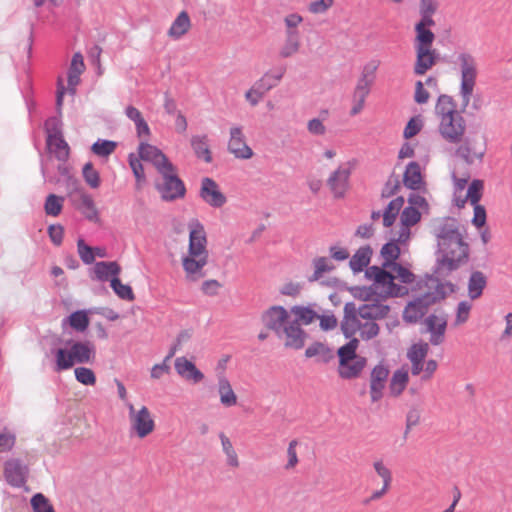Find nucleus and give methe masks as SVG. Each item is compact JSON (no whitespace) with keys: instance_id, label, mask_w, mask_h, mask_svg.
Here are the masks:
<instances>
[{"instance_id":"f257e3e1","label":"nucleus","mask_w":512,"mask_h":512,"mask_svg":"<svg viewBox=\"0 0 512 512\" xmlns=\"http://www.w3.org/2000/svg\"><path fill=\"white\" fill-rule=\"evenodd\" d=\"M400 243L393 238L380 251L383 258L382 267L371 266L366 270V276L374 282L384 296H405L408 294L407 285L415 281V274L407 267L399 264Z\"/></svg>"},{"instance_id":"f03ea898","label":"nucleus","mask_w":512,"mask_h":512,"mask_svg":"<svg viewBox=\"0 0 512 512\" xmlns=\"http://www.w3.org/2000/svg\"><path fill=\"white\" fill-rule=\"evenodd\" d=\"M209 261L207 237L204 227L194 222L189 225V244L187 251L181 256V264L185 280L198 282L206 276Z\"/></svg>"},{"instance_id":"7ed1b4c3","label":"nucleus","mask_w":512,"mask_h":512,"mask_svg":"<svg viewBox=\"0 0 512 512\" xmlns=\"http://www.w3.org/2000/svg\"><path fill=\"white\" fill-rule=\"evenodd\" d=\"M434 114L437 120V131L441 138L449 144L462 143L467 122L453 97L446 94L440 95L434 107Z\"/></svg>"},{"instance_id":"20e7f679","label":"nucleus","mask_w":512,"mask_h":512,"mask_svg":"<svg viewBox=\"0 0 512 512\" xmlns=\"http://www.w3.org/2000/svg\"><path fill=\"white\" fill-rule=\"evenodd\" d=\"M438 236V270L448 273L459 267L468 257V246L454 223H446L439 228Z\"/></svg>"},{"instance_id":"39448f33","label":"nucleus","mask_w":512,"mask_h":512,"mask_svg":"<svg viewBox=\"0 0 512 512\" xmlns=\"http://www.w3.org/2000/svg\"><path fill=\"white\" fill-rule=\"evenodd\" d=\"M263 324L275 331L284 345L292 349H301L304 346L306 334L299 323L292 320L288 311L282 306H272L262 315Z\"/></svg>"},{"instance_id":"423d86ee","label":"nucleus","mask_w":512,"mask_h":512,"mask_svg":"<svg viewBox=\"0 0 512 512\" xmlns=\"http://www.w3.org/2000/svg\"><path fill=\"white\" fill-rule=\"evenodd\" d=\"M455 64L460 73L459 94L463 107H467L473 96L479 74L478 62L469 52H461L456 56Z\"/></svg>"},{"instance_id":"0eeeda50","label":"nucleus","mask_w":512,"mask_h":512,"mask_svg":"<svg viewBox=\"0 0 512 512\" xmlns=\"http://www.w3.org/2000/svg\"><path fill=\"white\" fill-rule=\"evenodd\" d=\"M434 40V33H415L414 49L416 60L413 67L414 74L424 75L438 63L439 54L433 48Z\"/></svg>"},{"instance_id":"6e6552de","label":"nucleus","mask_w":512,"mask_h":512,"mask_svg":"<svg viewBox=\"0 0 512 512\" xmlns=\"http://www.w3.org/2000/svg\"><path fill=\"white\" fill-rule=\"evenodd\" d=\"M95 358L94 346L89 342H74L69 349L56 352L57 371L67 370L74 364L90 363Z\"/></svg>"},{"instance_id":"1a4fd4ad","label":"nucleus","mask_w":512,"mask_h":512,"mask_svg":"<svg viewBox=\"0 0 512 512\" xmlns=\"http://www.w3.org/2000/svg\"><path fill=\"white\" fill-rule=\"evenodd\" d=\"M344 313L341 329L346 337H351L356 332H359L362 339L370 340L379 334L380 328L373 320H367L364 323L359 320L353 303H347L345 305Z\"/></svg>"},{"instance_id":"9d476101","label":"nucleus","mask_w":512,"mask_h":512,"mask_svg":"<svg viewBox=\"0 0 512 512\" xmlns=\"http://www.w3.org/2000/svg\"><path fill=\"white\" fill-rule=\"evenodd\" d=\"M126 406L129 411V422L132 432L140 439L153 433L155 430V421L148 407L142 405L136 408L130 402H127Z\"/></svg>"},{"instance_id":"9b49d317","label":"nucleus","mask_w":512,"mask_h":512,"mask_svg":"<svg viewBox=\"0 0 512 512\" xmlns=\"http://www.w3.org/2000/svg\"><path fill=\"white\" fill-rule=\"evenodd\" d=\"M159 174L162 177L161 182L156 183V188L161 194L162 199L166 201L182 198L185 195L186 189L184 183L177 176L176 169L172 165L167 171H161Z\"/></svg>"},{"instance_id":"f8f14e48","label":"nucleus","mask_w":512,"mask_h":512,"mask_svg":"<svg viewBox=\"0 0 512 512\" xmlns=\"http://www.w3.org/2000/svg\"><path fill=\"white\" fill-rule=\"evenodd\" d=\"M229 135L228 151L238 159L247 160L252 158L254 153L246 143L242 127L232 126Z\"/></svg>"},{"instance_id":"ddd939ff","label":"nucleus","mask_w":512,"mask_h":512,"mask_svg":"<svg viewBox=\"0 0 512 512\" xmlns=\"http://www.w3.org/2000/svg\"><path fill=\"white\" fill-rule=\"evenodd\" d=\"M138 155L143 161L152 163L158 173L161 171H167V169L170 168V165H172L160 149L148 143H140L138 147Z\"/></svg>"},{"instance_id":"4468645a","label":"nucleus","mask_w":512,"mask_h":512,"mask_svg":"<svg viewBox=\"0 0 512 512\" xmlns=\"http://www.w3.org/2000/svg\"><path fill=\"white\" fill-rule=\"evenodd\" d=\"M388 376L389 369L383 364H378L372 369L369 383V393L372 402H378L383 397Z\"/></svg>"},{"instance_id":"2eb2a0df","label":"nucleus","mask_w":512,"mask_h":512,"mask_svg":"<svg viewBox=\"0 0 512 512\" xmlns=\"http://www.w3.org/2000/svg\"><path fill=\"white\" fill-rule=\"evenodd\" d=\"M200 197L215 208L222 207L226 203V196L221 192L218 184L209 177H205L201 181Z\"/></svg>"},{"instance_id":"dca6fc26","label":"nucleus","mask_w":512,"mask_h":512,"mask_svg":"<svg viewBox=\"0 0 512 512\" xmlns=\"http://www.w3.org/2000/svg\"><path fill=\"white\" fill-rule=\"evenodd\" d=\"M438 8L436 0H420L419 13L421 19L415 25V33H433L430 27L435 25L432 16Z\"/></svg>"},{"instance_id":"f3484780","label":"nucleus","mask_w":512,"mask_h":512,"mask_svg":"<svg viewBox=\"0 0 512 512\" xmlns=\"http://www.w3.org/2000/svg\"><path fill=\"white\" fill-rule=\"evenodd\" d=\"M174 368L176 373L187 382L197 384L202 382L205 378L204 374L196 367L194 362L184 356L175 359Z\"/></svg>"},{"instance_id":"a211bd4d","label":"nucleus","mask_w":512,"mask_h":512,"mask_svg":"<svg viewBox=\"0 0 512 512\" xmlns=\"http://www.w3.org/2000/svg\"><path fill=\"white\" fill-rule=\"evenodd\" d=\"M28 469L18 459H10L4 464L5 480L13 487H21L26 482Z\"/></svg>"},{"instance_id":"6ab92c4d","label":"nucleus","mask_w":512,"mask_h":512,"mask_svg":"<svg viewBox=\"0 0 512 512\" xmlns=\"http://www.w3.org/2000/svg\"><path fill=\"white\" fill-rule=\"evenodd\" d=\"M350 170L344 166H339L329 177L327 183L337 198L343 197L349 187Z\"/></svg>"},{"instance_id":"aec40b11","label":"nucleus","mask_w":512,"mask_h":512,"mask_svg":"<svg viewBox=\"0 0 512 512\" xmlns=\"http://www.w3.org/2000/svg\"><path fill=\"white\" fill-rule=\"evenodd\" d=\"M428 332L431 334L430 342L439 345L443 342L447 320L441 315H430L425 319Z\"/></svg>"},{"instance_id":"412c9836","label":"nucleus","mask_w":512,"mask_h":512,"mask_svg":"<svg viewBox=\"0 0 512 512\" xmlns=\"http://www.w3.org/2000/svg\"><path fill=\"white\" fill-rule=\"evenodd\" d=\"M429 351V345L424 342L416 343L411 346L407 352V357L411 362V372L413 375H419L423 370V361Z\"/></svg>"},{"instance_id":"4be33fe9","label":"nucleus","mask_w":512,"mask_h":512,"mask_svg":"<svg viewBox=\"0 0 512 512\" xmlns=\"http://www.w3.org/2000/svg\"><path fill=\"white\" fill-rule=\"evenodd\" d=\"M217 393L220 403L224 407H233L237 405L238 396L235 393L230 381L224 375H220L217 381Z\"/></svg>"},{"instance_id":"5701e85b","label":"nucleus","mask_w":512,"mask_h":512,"mask_svg":"<svg viewBox=\"0 0 512 512\" xmlns=\"http://www.w3.org/2000/svg\"><path fill=\"white\" fill-rule=\"evenodd\" d=\"M192 27L191 19L186 11H181L167 30V36L179 40L186 35Z\"/></svg>"},{"instance_id":"b1692460","label":"nucleus","mask_w":512,"mask_h":512,"mask_svg":"<svg viewBox=\"0 0 512 512\" xmlns=\"http://www.w3.org/2000/svg\"><path fill=\"white\" fill-rule=\"evenodd\" d=\"M390 308L380 302H372L361 305L356 313L359 317L365 320L382 319L388 315Z\"/></svg>"},{"instance_id":"393cba45","label":"nucleus","mask_w":512,"mask_h":512,"mask_svg":"<svg viewBox=\"0 0 512 512\" xmlns=\"http://www.w3.org/2000/svg\"><path fill=\"white\" fill-rule=\"evenodd\" d=\"M404 185L412 190H419L423 187V175L420 165L417 162H410L403 175Z\"/></svg>"},{"instance_id":"a878e982","label":"nucleus","mask_w":512,"mask_h":512,"mask_svg":"<svg viewBox=\"0 0 512 512\" xmlns=\"http://www.w3.org/2000/svg\"><path fill=\"white\" fill-rule=\"evenodd\" d=\"M85 70V64L84 59L81 53L77 52L73 55L69 72H68V89L69 91L74 94L75 93V87L80 82V75Z\"/></svg>"},{"instance_id":"bb28decb","label":"nucleus","mask_w":512,"mask_h":512,"mask_svg":"<svg viewBox=\"0 0 512 512\" xmlns=\"http://www.w3.org/2000/svg\"><path fill=\"white\" fill-rule=\"evenodd\" d=\"M366 365L364 357H357L345 363L339 364L338 373L343 379H353L358 377Z\"/></svg>"},{"instance_id":"cd10ccee","label":"nucleus","mask_w":512,"mask_h":512,"mask_svg":"<svg viewBox=\"0 0 512 512\" xmlns=\"http://www.w3.org/2000/svg\"><path fill=\"white\" fill-rule=\"evenodd\" d=\"M301 47L299 32H285V39L280 46L279 56L281 58H290L297 54Z\"/></svg>"},{"instance_id":"c85d7f7f","label":"nucleus","mask_w":512,"mask_h":512,"mask_svg":"<svg viewBox=\"0 0 512 512\" xmlns=\"http://www.w3.org/2000/svg\"><path fill=\"white\" fill-rule=\"evenodd\" d=\"M77 208L83 214V216L90 222H100L99 211L96 207L93 198L90 195L86 193H81L80 203L78 204Z\"/></svg>"},{"instance_id":"c756f323","label":"nucleus","mask_w":512,"mask_h":512,"mask_svg":"<svg viewBox=\"0 0 512 512\" xmlns=\"http://www.w3.org/2000/svg\"><path fill=\"white\" fill-rule=\"evenodd\" d=\"M373 466L378 476L382 478L383 486L380 490L372 493L370 496V500L372 501L382 498L389 490L392 481L391 471L382 461H376Z\"/></svg>"},{"instance_id":"7c9ffc66","label":"nucleus","mask_w":512,"mask_h":512,"mask_svg":"<svg viewBox=\"0 0 512 512\" xmlns=\"http://www.w3.org/2000/svg\"><path fill=\"white\" fill-rule=\"evenodd\" d=\"M48 148L52 154L60 161H66L69 157V146L67 142L59 135H50L48 137Z\"/></svg>"},{"instance_id":"2f4dec72","label":"nucleus","mask_w":512,"mask_h":512,"mask_svg":"<svg viewBox=\"0 0 512 512\" xmlns=\"http://www.w3.org/2000/svg\"><path fill=\"white\" fill-rule=\"evenodd\" d=\"M409 380L408 370L401 368L396 370L390 380L389 392L392 396H399L406 388Z\"/></svg>"},{"instance_id":"473e14b6","label":"nucleus","mask_w":512,"mask_h":512,"mask_svg":"<svg viewBox=\"0 0 512 512\" xmlns=\"http://www.w3.org/2000/svg\"><path fill=\"white\" fill-rule=\"evenodd\" d=\"M404 205V198L403 197H396L393 200H391L386 207L384 213H383V225L385 227H391L395 221L398 215L400 214L401 209Z\"/></svg>"},{"instance_id":"72a5a7b5","label":"nucleus","mask_w":512,"mask_h":512,"mask_svg":"<svg viewBox=\"0 0 512 512\" xmlns=\"http://www.w3.org/2000/svg\"><path fill=\"white\" fill-rule=\"evenodd\" d=\"M379 67V62L376 60L367 63L362 70L361 76L357 81L356 86L371 90L374 84L376 72Z\"/></svg>"},{"instance_id":"f704fd0d","label":"nucleus","mask_w":512,"mask_h":512,"mask_svg":"<svg viewBox=\"0 0 512 512\" xmlns=\"http://www.w3.org/2000/svg\"><path fill=\"white\" fill-rule=\"evenodd\" d=\"M486 277L480 271L471 274L468 282V295L472 300L478 299L486 287Z\"/></svg>"},{"instance_id":"c9c22d12","label":"nucleus","mask_w":512,"mask_h":512,"mask_svg":"<svg viewBox=\"0 0 512 512\" xmlns=\"http://www.w3.org/2000/svg\"><path fill=\"white\" fill-rule=\"evenodd\" d=\"M372 249L369 246L360 247L350 259V267L355 272H360L365 268L371 259Z\"/></svg>"},{"instance_id":"e433bc0d","label":"nucleus","mask_w":512,"mask_h":512,"mask_svg":"<svg viewBox=\"0 0 512 512\" xmlns=\"http://www.w3.org/2000/svg\"><path fill=\"white\" fill-rule=\"evenodd\" d=\"M427 306L428 303H423L420 299L410 302L403 312L404 320L409 323L416 322L426 313Z\"/></svg>"},{"instance_id":"4c0bfd02","label":"nucleus","mask_w":512,"mask_h":512,"mask_svg":"<svg viewBox=\"0 0 512 512\" xmlns=\"http://www.w3.org/2000/svg\"><path fill=\"white\" fill-rule=\"evenodd\" d=\"M288 315L296 323L310 324L318 318V315L311 309L302 306H294L288 311Z\"/></svg>"},{"instance_id":"58836bf2","label":"nucleus","mask_w":512,"mask_h":512,"mask_svg":"<svg viewBox=\"0 0 512 512\" xmlns=\"http://www.w3.org/2000/svg\"><path fill=\"white\" fill-rule=\"evenodd\" d=\"M120 266L116 262H98L94 266V273L97 279L106 281L110 276L117 277L120 273Z\"/></svg>"},{"instance_id":"ea45409f","label":"nucleus","mask_w":512,"mask_h":512,"mask_svg":"<svg viewBox=\"0 0 512 512\" xmlns=\"http://www.w3.org/2000/svg\"><path fill=\"white\" fill-rule=\"evenodd\" d=\"M369 93V89L355 86L352 95V105L349 112L350 116H356L363 111Z\"/></svg>"},{"instance_id":"a19ab883","label":"nucleus","mask_w":512,"mask_h":512,"mask_svg":"<svg viewBox=\"0 0 512 512\" xmlns=\"http://www.w3.org/2000/svg\"><path fill=\"white\" fill-rule=\"evenodd\" d=\"M65 322H67L74 330L84 332L89 326L90 319L85 310H78L65 319Z\"/></svg>"},{"instance_id":"79ce46f5","label":"nucleus","mask_w":512,"mask_h":512,"mask_svg":"<svg viewBox=\"0 0 512 512\" xmlns=\"http://www.w3.org/2000/svg\"><path fill=\"white\" fill-rule=\"evenodd\" d=\"M220 440H221L223 452L225 453V456H226L227 465L233 469L238 468L240 465V462H239L238 455L233 447L232 442L223 433L220 434Z\"/></svg>"},{"instance_id":"37998d69","label":"nucleus","mask_w":512,"mask_h":512,"mask_svg":"<svg viewBox=\"0 0 512 512\" xmlns=\"http://www.w3.org/2000/svg\"><path fill=\"white\" fill-rule=\"evenodd\" d=\"M191 146L197 157L202 158L207 163L211 162L212 156L208 148L206 136H193L191 138Z\"/></svg>"},{"instance_id":"c03bdc74","label":"nucleus","mask_w":512,"mask_h":512,"mask_svg":"<svg viewBox=\"0 0 512 512\" xmlns=\"http://www.w3.org/2000/svg\"><path fill=\"white\" fill-rule=\"evenodd\" d=\"M285 73V69L280 68L276 71H270L266 73L258 82L257 85L263 91H269L273 87H275L282 79Z\"/></svg>"},{"instance_id":"a18cd8bd","label":"nucleus","mask_w":512,"mask_h":512,"mask_svg":"<svg viewBox=\"0 0 512 512\" xmlns=\"http://www.w3.org/2000/svg\"><path fill=\"white\" fill-rule=\"evenodd\" d=\"M359 341L356 338L350 340L347 344L343 345L338 349L339 364L345 363L349 360L353 361V358L359 357L356 354Z\"/></svg>"},{"instance_id":"49530a36","label":"nucleus","mask_w":512,"mask_h":512,"mask_svg":"<svg viewBox=\"0 0 512 512\" xmlns=\"http://www.w3.org/2000/svg\"><path fill=\"white\" fill-rule=\"evenodd\" d=\"M64 198L55 194H49L46 198L44 210L49 216H58L63 208Z\"/></svg>"},{"instance_id":"de8ad7c7","label":"nucleus","mask_w":512,"mask_h":512,"mask_svg":"<svg viewBox=\"0 0 512 512\" xmlns=\"http://www.w3.org/2000/svg\"><path fill=\"white\" fill-rule=\"evenodd\" d=\"M141 160L142 159H140V157H137L134 154L129 155V165H130V168L132 169L133 174L136 178V188L137 189H141L142 185L146 181L144 168L141 163Z\"/></svg>"},{"instance_id":"09e8293b","label":"nucleus","mask_w":512,"mask_h":512,"mask_svg":"<svg viewBox=\"0 0 512 512\" xmlns=\"http://www.w3.org/2000/svg\"><path fill=\"white\" fill-rule=\"evenodd\" d=\"M483 183L480 180H474L466 193V199L457 201V206L462 207L466 200H469L471 204H477L482 196Z\"/></svg>"},{"instance_id":"8fccbe9b","label":"nucleus","mask_w":512,"mask_h":512,"mask_svg":"<svg viewBox=\"0 0 512 512\" xmlns=\"http://www.w3.org/2000/svg\"><path fill=\"white\" fill-rule=\"evenodd\" d=\"M110 282L112 289L118 297L128 301L134 300L135 296L129 285L123 284L118 277H113Z\"/></svg>"},{"instance_id":"3c124183","label":"nucleus","mask_w":512,"mask_h":512,"mask_svg":"<svg viewBox=\"0 0 512 512\" xmlns=\"http://www.w3.org/2000/svg\"><path fill=\"white\" fill-rule=\"evenodd\" d=\"M421 219V212L414 206L405 207L400 214V221L404 226L413 227Z\"/></svg>"},{"instance_id":"603ef678","label":"nucleus","mask_w":512,"mask_h":512,"mask_svg":"<svg viewBox=\"0 0 512 512\" xmlns=\"http://www.w3.org/2000/svg\"><path fill=\"white\" fill-rule=\"evenodd\" d=\"M116 146L117 144L114 141L98 140L92 145L91 150L97 156L107 157L115 151Z\"/></svg>"},{"instance_id":"864d4df0","label":"nucleus","mask_w":512,"mask_h":512,"mask_svg":"<svg viewBox=\"0 0 512 512\" xmlns=\"http://www.w3.org/2000/svg\"><path fill=\"white\" fill-rule=\"evenodd\" d=\"M305 355L308 358L318 356L321 360L326 361L331 357V351L323 343L315 342L306 349Z\"/></svg>"},{"instance_id":"5fc2aeb1","label":"nucleus","mask_w":512,"mask_h":512,"mask_svg":"<svg viewBox=\"0 0 512 512\" xmlns=\"http://www.w3.org/2000/svg\"><path fill=\"white\" fill-rule=\"evenodd\" d=\"M83 178L85 182L93 189H96L100 186V176L98 171L93 167L91 162H88L83 167Z\"/></svg>"},{"instance_id":"6e6d98bb","label":"nucleus","mask_w":512,"mask_h":512,"mask_svg":"<svg viewBox=\"0 0 512 512\" xmlns=\"http://www.w3.org/2000/svg\"><path fill=\"white\" fill-rule=\"evenodd\" d=\"M314 273L311 280H318L324 273L333 269V265L326 257H319L313 260Z\"/></svg>"},{"instance_id":"4d7b16f0","label":"nucleus","mask_w":512,"mask_h":512,"mask_svg":"<svg viewBox=\"0 0 512 512\" xmlns=\"http://www.w3.org/2000/svg\"><path fill=\"white\" fill-rule=\"evenodd\" d=\"M321 116L322 118H313L308 121L307 130L310 134L322 136L326 133V126L324 125L323 121L327 118L328 111H322Z\"/></svg>"},{"instance_id":"13d9d810","label":"nucleus","mask_w":512,"mask_h":512,"mask_svg":"<svg viewBox=\"0 0 512 512\" xmlns=\"http://www.w3.org/2000/svg\"><path fill=\"white\" fill-rule=\"evenodd\" d=\"M297 440H292L289 442L287 447V462L284 465V469L286 471H292L296 468V466L299 463L298 453H297V446H298Z\"/></svg>"},{"instance_id":"bf43d9fd","label":"nucleus","mask_w":512,"mask_h":512,"mask_svg":"<svg viewBox=\"0 0 512 512\" xmlns=\"http://www.w3.org/2000/svg\"><path fill=\"white\" fill-rule=\"evenodd\" d=\"M391 238H393L394 241H398L400 244H407L411 238V227L404 226L400 221L399 224L391 230Z\"/></svg>"},{"instance_id":"052dcab7","label":"nucleus","mask_w":512,"mask_h":512,"mask_svg":"<svg viewBox=\"0 0 512 512\" xmlns=\"http://www.w3.org/2000/svg\"><path fill=\"white\" fill-rule=\"evenodd\" d=\"M75 378L83 385H94L96 383V376L94 372L86 367H78L74 371Z\"/></svg>"},{"instance_id":"680f3d73","label":"nucleus","mask_w":512,"mask_h":512,"mask_svg":"<svg viewBox=\"0 0 512 512\" xmlns=\"http://www.w3.org/2000/svg\"><path fill=\"white\" fill-rule=\"evenodd\" d=\"M31 504L35 512H54L49 500L40 493L32 497Z\"/></svg>"},{"instance_id":"e2e57ef3","label":"nucleus","mask_w":512,"mask_h":512,"mask_svg":"<svg viewBox=\"0 0 512 512\" xmlns=\"http://www.w3.org/2000/svg\"><path fill=\"white\" fill-rule=\"evenodd\" d=\"M77 250L79 257L85 264H91L95 260L94 249L85 244L83 239L77 241Z\"/></svg>"},{"instance_id":"0e129e2a","label":"nucleus","mask_w":512,"mask_h":512,"mask_svg":"<svg viewBox=\"0 0 512 512\" xmlns=\"http://www.w3.org/2000/svg\"><path fill=\"white\" fill-rule=\"evenodd\" d=\"M456 154L469 163H473L482 157V153L473 151L468 143L460 145L456 150Z\"/></svg>"},{"instance_id":"69168bd1","label":"nucleus","mask_w":512,"mask_h":512,"mask_svg":"<svg viewBox=\"0 0 512 512\" xmlns=\"http://www.w3.org/2000/svg\"><path fill=\"white\" fill-rule=\"evenodd\" d=\"M471 304H469L466 301H462L458 304L457 310H456V317L454 321L455 326H460L464 324L470 315L471 311Z\"/></svg>"},{"instance_id":"338daca9","label":"nucleus","mask_w":512,"mask_h":512,"mask_svg":"<svg viewBox=\"0 0 512 512\" xmlns=\"http://www.w3.org/2000/svg\"><path fill=\"white\" fill-rule=\"evenodd\" d=\"M335 0H315L308 5V11L312 14H324L333 5Z\"/></svg>"},{"instance_id":"774afa93","label":"nucleus","mask_w":512,"mask_h":512,"mask_svg":"<svg viewBox=\"0 0 512 512\" xmlns=\"http://www.w3.org/2000/svg\"><path fill=\"white\" fill-rule=\"evenodd\" d=\"M422 120L419 117L411 118L406 127L404 128L403 136L405 139H410L417 135L422 128Z\"/></svg>"}]
</instances>
